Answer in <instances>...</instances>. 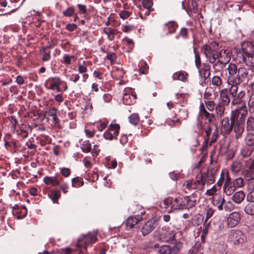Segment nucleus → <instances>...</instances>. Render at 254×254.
Listing matches in <instances>:
<instances>
[{
	"label": "nucleus",
	"mask_w": 254,
	"mask_h": 254,
	"mask_svg": "<svg viewBox=\"0 0 254 254\" xmlns=\"http://www.w3.org/2000/svg\"><path fill=\"white\" fill-rule=\"evenodd\" d=\"M232 59L237 64H245L249 67L254 66V45L251 42L244 41L241 47L234 48Z\"/></svg>",
	"instance_id": "1"
},
{
	"label": "nucleus",
	"mask_w": 254,
	"mask_h": 254,
	"mask_svg": "<svg viewBox=\"0 0 254 254\" xmlns=\"http://www.w3.org/2000/svg\"><path fill=\"white\" fill-rule=\"evenodd\" d=\"M172 210L190 209L196 205V200L192 195L178 196L170 200Z\"/></svg>",
	"instance_id": "2"
},
{
	"label": "nucleus",
	"mask_w": 254,
	"mask_h": 254,
	"mask_svg": "<svg viewBox=\"0 0 254 254\" xmlns=\"http://www.w3.org/2000/svg\"><path fill=\"white\" fill-rule=\"evenodd\" d=\"M248 115V108L246 105H243L232 110L230 118L233 121L245 123Z\"/></svg>",
	"instance_id": "3"
},
{
	"label": "nucleus",
	"mask_w": 254,
	"mask_h": 254,
	"mask_svg": "<svg viewBox=\"0 0 254 254\" xmlns=\"http://www.w3.org/2000/svg\"><path fill=\"white\" fill-rule=\"evenodd\" d=\"M238 84L232 85L229 88L230 94L232 98L231 102L232 106L239 105L243 102V98L246 96V93L244 90L238 91Z\"/></svg>",
	"instance_id": "4"
},
{
	"label": "nucleus",
	"mask_w": 254,
	"mask_h": 254,
	"mask_svg": "<svg viewBox=\"0 0 254 254\" xmlns=\"http://www.w3.org/2000/svg\"><path fill=\"white\" fill-rule=\"evenodd\" d=\"M97 240V238L95 234L91 233L82 234L78 238L76 246L78 248L84 249L86 251L90 244L95 243Z\"/></svg>",
	"instance_id": "5"
},
{
	"label": "nucleus",
	"mask_w": 254,
	"mask_h": 254,
	"mask_svg": "<svg viewBox=\"0 0 254 254\" xmlns=\"http://www.w3.org/2000/svg\"><path fill=\"white\" fill-rule=\"evenodd\" d=\"M176 232L169 227L164 226L159 230L158 238L162 242L168 243L175 240Z\"/></svg>",
	"instance_id": "6"
},
{
	"label": "nucleus",
	"mask_w": 254,
	"mask_h": 254,
	"mask_svg": "<svg viewBox=\"0 0 254 254\" xmlns=\"http://www.w3.org/2000/svg\"><path fill=\"white\" fill-rule=\"evenodd\" d=\"M228 75L227 82L229 85L237 84L239 69L235 64L230 63L227 68Z\"/></svg>",
	"instance_id": "7"
},
{
	"label": "nucleus",
	"mask_w": 254,
	"mask_h": 254,
	"mask_svg": "<svg viewBox=\"0 0 254 254\" xmlns=\"http://www.w3.org/2000/svg\"><path fill=\"white\" fill-rule=\"evenodd\" d=\"M120 129V126L119 124L111 123L108 129L104 133L103 136L106 140L117 139Z\"/></svg>",
	"instance_id": "8"
},
{
	"label": "nucleus",
	"mask_w": 254,
	"mask_h": 254,
	"mask_svg": "<svg viewBox=\"0 0 254 254\" xmlns=\"http://www.w3.org/2000/svg\"><path fill=\"white\" fill-rule=\"evenodd\" d=\"M158 219L153 217L149 219L145 224H143L141 229V232L143 236L149 235L158 225Z\"/></svg>",
	"instance_id": "9"
},
{
	"label": "nucleus",
	"mask_w": 254,
	"mask_h": 254,
	"mask_svg": "<svg viewBox=\"0 0 254 254\" xmlns=\"http://www.w3.org/2000/svg\"><path fill=\"white\" fill-rule=\"evenodd\" d=\"M229 239L235 244H239L245 242L246 237L241 231L232 230L229 233Z\"/></svg>",
	"instance_id": "10"
},
{
	"label": "nucleus",
	"mask_w": 254,
	"mask_h": 254,
	"mask_svg": "<svg viewBox=\"0 0 254 254\" xmlns=\"http://www.w3.org/2000/svg\"><path fill=\"white\" fill-rule=\"evenodd\" d=\"M217 169L215 167L208 168L207 170L202 171V174L204 177V182L207 185H211L214 183L215 176L217 174Z\"/></svg>",
	"instance_id": "11"
},
{
	"label": "nucleus",
	"mask_w": 254,
	"mask_h": 254,
	"mask_svg": "<svg viewBox=\"0 0 254 254\" xmlns=\"http://www.w3.org/2000/svg\"><path fill=\"white\" fill-rule=\"evenodd\" d=\"M234 122L231 118L224 117L221 121V131L224 134H229L232 130L234 126Z\"/></svg>",
	"instance_id": "12"
},
{
	"label": "nucleus",
	"mask_w": 254,
	"mask_h": 254,
	"mask_svg": "<svg viewBox=\"0 0 254 254\" xmlns=\"http://www.w3.org/2000/svg\"><path fill=\"white\" fill-rule=\"evenodd\" d=\"M218 44L215 41H213L209 44H205L200 49V52L203 54L205 58H207L216 50H218Z\"/></svg>",
	"instance_id": "13"
},
{
	"label": "nucleus",
	"mask_w": 254,
	"mask_h": 254,
	"mask_svg": "<svg viewBox=\"0 0 254 254\" xmlns=\"http://www.w3.org/2000/svg\"><path fill=\"white\" fill-rule=\"evenodd\" d=\"M241 220L240 214L238 212L231 213L227 219V225L233 228L239 224Z\"/></svg>",
	"instance_id": "14"
},
{
	"label": "nucleus",
	"mask_w": 254,
	"mask_h": 254,
	"mask_svg": "<svg viewBox=\"0 0 254 254\" xmlns=\"http://www.w3.org/2000/svg\"><path fill=\"white\" fill-rule=\"evenodd\" d=\"M205 184L202 171H200L195 177V180L193 182V189L198 190H202Z\"/></svg>",
	"instance_id": "15"
},
{
	"label": "nucleus",
	"mask_w": 254,
	"mask_h": 254,
	"mask_svg": "<svg viewBox=\"0 0 254 254\" xmlns=\"http://www.w3.org/2000/svg\"><path fill=\"white\" fill-rule=\"evenodd\" d=\"M234 123L233 128L235 134V138L238 139L241 138L243 136L245 131V123L237 122H234Z\"/></svg>",
	"instance_id": "16"
},
{
	"label": "nucleus",
	"mask_w": 254,
	"mask_h": 254,
	"mask_svg": "<svg viewBox=\"0 0 254 254\" xmlns=\"http://www.w3.org/2000/svg\"><path fill=\"white\" fill-rule=\"evenodd\" d=\"M230 92L229 89L223 88L220 91V102L227 106L231 102Z\"/></svg>",
	"instance_id": "17"
},
{
	"label": "nucleus",
	"mask_w": 254,
	"mask_h": 254,
	"mask_svg": "<svg viewBox=\"0 0 254 254\" xmlns=\"http://www.w3.org/2000/svg\"><path fill=\"white\" fill-rule=\"evenodd\" d=\"M236 188L233 185V182L229 177L226 178L223 186V190L227 195H230L235 190Z\"/></svg>",
	"instance_id": "18"
},
{
	"label": "nucleus",
	"mask_w": 254,
	"mask_h": 254,
	"mask_svg": "<svg viewBox=\"0 0 254 254\" xmlns=\"http://www.w3.org/2000/svg\"><path fill=\"white\" fill-rule=\"evenodd\" d=\"M61 79L59 77H55L48 78L45 83L46 87L48 89L54 90L55 86L60 85Z\"/></svg>",
	"instance_id": "19"
},
{
	"label": "nucleus",
	"mask_w": 254,
	"mask_h": 254,
	"mask_svg": "<svg viewBox=\"0 0 254 254\" xmlns=\"http://www.w3.org/2000/svg\"><path fill=\"white\" fill-rule=\"evenodd\" d=\"M210 65L205 63L202 64V67L200 69H198L199 74L204 81L207 79L210 75Z\"/></svg>",
	"instance_id": "20"
},
{
	"label": "nucleus",
	"mask_w": 254,
	"mask_h": 254,
	"mask_svg": "<svg viewBox=\"0 0 254 254\" xmlns=\"http://www.w3.org/2000/svg\"><path fill=\"white\" fill-rule=\"evenodd\" d=\"M142 220V217L137 215L129 216L126 220V225L129 228H132L135 225Z\"/></svg>",
	"instance_id": "21"
},
{
	"label": "nucleus",
	"mask_w": 254,
	"mask_h": 254,
	"mask_svg": "<svg viewBox=\"0 0 254 254\" xmlns=\"http://www.w3.org/2000/svg\"><path fill=\"white\" fill-rule=\"evenodd\" d=\"M248 75V71L246 68L244 67L239 68L237 84L239 85L243 83L247 78Z\"/></svg>",
	"instance_id": "22"
},
{
	"label": "nucleus",
	"mask_w": 254,
	"mask_h": 254,
	"mask_svg": "<svg viewBox=\"0 0 254 254\" xmlns=\"http://www.w3.org/2000/svg\"><path fill=\"white\" fill-rule=\"evenodd\" d=\"M27 214V210L25 206H22L19 209L14 210L13 212V216L19 220L24 218Z\"/></svg>",
	"instance_id": "23"
},
{
	"label": "nucleus",
	"mask_w": 254,
	"mask_h": 254,
	"mask_svg": "<svg viewBox=\"0 0 254 254\" xmlns=\"http://www.w3.org/2000/svg\"><path fill=\"white\" fill-rule=\"evenodd\" d=\"M245 196V192L240 190L234 193L232 197V199L236 203L239 204L244 200Z\"/></svg>",
	"instance_id": "24"
},
{
	"label": "nucleus",
	"mask_w": 254,
	"mask_h": 254,
	"mask_svg": "<svg viewBox=\"0 0 254 254\" xmlns=\"http://www.w3.org/2000/svg\"><path fill=\"white\" fill-rule=\"evenodd\" d=\"M43 182L46 185H52V186H58L59 185V181L56 176H46L43 179Z\"/></svg>",
	"instance_id": "25"
},
{
	"label": "nucleus",
	"mask_w": 254,
	"mask_h": 254,
	"mask_svg": "<svg viewBox=\"0 0 254 254\" xmlns=\"http://www.w3.org/2000/svg\"><path fill=\"white\" fill-rule=\"evenodd\" d=\"M219 58L220 59L225 61L227 64L229 63L231 59V53L229 50L222 49L219 52Z\"/></svg>",
	"instance_id": "26"
},
{
	"label": "nucleus",
	"mask_w": 254,
	"mask_h": 254,
	"mask_svg": "<svg viewBox=\"0 0 254 254\" xmlns=\"http://www.w3.org/2000/svg\"><path fill=\"white\" fill-rule=\"evenodd\" d=\"M188 75L187 72L180 71L174 73L172 76V78L173 80H178L185 82L187 79Z\"/></svg>",
	"instance_id": "27"
},
{
	"label": "nucleus",
	"mask_w": 254,
	"mask_h": 254,
	"mask_svg": "<svg viewBox=\"0 0 254 254\" xmlns=\"http://www.w3.org/2000/svg\"><path fill=\"white\" fill-rule=\"evenodd\" d=\"M228 64L220 58L218 59L214 63L212 64L213 68L217 71L222 70Z\"/></svg>",
	"instance_id": "28"
},
{
	"label": "nucleus",
	"mask_w": 254,
	"mask_h": 254,
	"mask_svg": "<svg viewBox=\"0 0 254 254\" xmlns=\"http://www.w3.org/2000/svg\"><path fill=\"white\" fill-rule=\"evenodd\" d=\"M226 106V105L220 102L216 105L214 110L215 111L216 116L218 118H221L223 116Z\"/></svg>",
	"instance_id": "29"
},
{
	"label": "nucleus",
	"mask_w": 254,
	"mask_h": 254,
	"mask_svg": "<svg viewBox=\"0 0 254 254\" xmlns=\"http://www.w3.org/2000/svg\"><path fill=\"white\" fill-rule=\"evenodd\" d=\"M244 140L246 145L254 146V132L247 131Z\"/></svg>",
	"instance_id": "30"
},
{
	"label": "nucleus",
	"mask_w": 254,
	"mask_h": 254,
	"mask_svg": "<svg viewBox=\"0 0 254 254\" xmlns=\"http://www.w3.org/2000/svg\"><path fill=\"white\" fill-rule=\"evenodd\" d=\"M58 109L55 108L49 109L47 112V115L49 117H52L53 121L55 125L58 124L60 120L57 117Z\"/></svg>",
	"instance_id": "31"
},
{
	"label": "nucleus",
	"mask_w": 254,
	"mask_h": 254,
	"mask_svg": "<svg viewBox=\"0 0 254 254\" xmlns=\"http://www.w3.org/2000/svg\"><path fill=\"white\" fill-rule=\"evenodd\" d=\"M247 131L254 132V115L248 116L246 121Z\"/></svg>",
	"instance_id": "32"
},
{
	"label": "nucleus",
	"mask_w": 254,
	"mask_h": 254,
	"mask_svg": "<svg viewBox=\"0 0 254 254\" xmlns=\"http://www.w3.org/2000/svg\"><path fill=\"white\" fill-rule=\"evenodd\" d=\"M165 26L167 27L168 31L165 33V34L166 35H168L169 34L174 33L175 32L176 29L178 27V24L175 21H171L166 23L165 24Z\"/></svg>",
	"instance_id": "33"
},
{
	"label": "nucleus",
	"mask_w": 254,
	"mask_h": 254,
	"mask_svg": "<svg viewBox=\"0 0 254 254\" xmlns=\"http://www.w3.org/2000/svg\"><path fill=\"white\" fill-rule=\"evenodd\" d=\"M251 147L246 145L241 148V154L243 157H248L252 155L254 150Z\"/></svg>",
	"instance_id": "34"
},
{
	"label": "nucleus",
	"mask_w": 254,
	"mask_h": 254,
	"mask_svg": "<svg viewBox=\"0 0 254 254\" xmlns=\"http://www.w3.org/2000/svg\"><path fill=\"white\" fill-rule=\"evenodd\" d=\"M117 30L110 27H106L104 29V33L108 36V39L110 41H113L115 39L114 35L117 33Z\"/></svg>",
	"instance_id": "35"
},
{
	"label": "nucleus",
	"mask_w": 254,
	"mask_h": 254,
	"mask_svg": "<svg viewBox=\"0 0 254 254\" xmlns=\"http://www.w3.org/2000/svg\"><path fill=\"white\" fill-rule=\"evenodd\" d=\"M76 60V58L74 56H69L67 54H64L63 56L62 63L65 65H69L71 64L72 61L74 62Z\"/></svg>",
	"instance_id": "36"
},
{
	"label": "nucleus",
	"mask_w": 254,
	"mask_h": 254,
	"mask_svg": "<svg viewBox=\"0 0 254 254\" xmlns=\"http://www.w3.org/2000/svg\"><path fill=\"white\" fill-rule=\"evenodd\" d=\"M171 246L162 245L159 249L156 250V254H171Z\"/></svg>",
	"instance_id": "37"
},
{
	"label": "nucleus",
	"mask_w": 254,
	"mask_h": 254,
	"mask_svg": "<svg viewBox=\"0 0 254 254\" xmlns=\"http://www.w3.org/2000/svg\"><path fill=\"white\" fill-rule=\"evenodd\" d=\"M245 212L250 215H254V202H248L244 206Z\"/></svg>",
	"instance_id": "38"
},
{
	"label": "nucleus",
	"mask_w": 254,
	"mask_h": 254,
	"mask_svg": "<svg viewBox=\"0 0 254 254\" xmlns=\"http://www.w3.org/2000/svg\"><path fill=\"white\" fill-rule=\"evenodd\" d=\"M242 168V163L239 161H235L231 165V169L232 172L238 173Z\"/></svg>",
	"instance_id": "39"
},
{
	"label": "nucleus",
	"mask_w": 254,
	"mask_h": 254,
	"mask_svg": "<svg viewBox=\"0 0 254 254\" xmlns=\"http://www.w3.org/2000/svg\"><path fill=\"white\" fill-rule=\"evenodd\" d=\"M199 0H188L189 9L194 13L197 11L198 6L197 2Z\"/></svg>",
	"instance_id": "40"
},
{
	"label": "nucleus",
	"mask_w": 254,
	"mask_h": 254,
	"mask_svg": "<svg viewBox=\"0 0 254 254\" xmlns=\"http://www.w3.org/2000/svg\"><path fill=\"white\" fill-rule=\"evenodd\" d=\"M49 196L54 203H57L58 200L61 197V192L59 190H54L51 191Z\"/></svg>",
	"instance_id": "41"
},
{
	"label": "nucleus",
	"mask_w": 254,
	"mask_h": 254,
	"mask_svg": "<svg viewBox=\"0 0 254 254\" xmlns=\"http://www.w3.org/2000/svg\"><path fill=\"white\" fill-rule=\"evenodd\" d=\"M81 149L84 153H89L91 150V144L88 140L83 141L81 145Z\"/></svg>",
	"instance_id": "42"
},
{
	"label": "nucleus",
	"mask_w": 254,
	"mask_h": 254,
	"mask_svg": "<svg viewBox=\"0 0 254 254\" xmlns=\"http://www.w3.org/2000/svg\"><path fill=\"white\" fill-rule=\"evenodd\" d=\"M129 123L134 126H137L139 122V115L137 113L131 114L128 117Z\"/></svg>",
	"instance_id": "43"
},
{
	"label": "nucleus",
	"mask_w": 254,
	"mask_h": 254,
	"mask_svg": "<svg viewBox=\"0 0 254 254\" xmlns=\"http://www.w3.org/2000/svg\"><path fill=\"white\" fill-rule=\"evenodd\" d=\"M71 183L73 187H80L84 185V181L82 179L79 177L73 178L71 180Z\"/></svg>",
	"instance_id": "44"
},
{
	"label": "nucleus",
	"mask_w": 254,
	"mask_h": 254,
	"mask_svg": "<svg viewBox=\"0 0 254 254\" xmlns=\"http://www.w3.org/2000/svg\"><path fill=\"white\" fill-rule=\"evenodd\" d=\"M244 179L247 181H250L254 179V170L251 169H248L244 172Z\"/></svg>",
	"instance_id": "45"
},
{
	"label": "nucleus",
	"mask_w": 254,
	"mask_h": 254,
	"mask_svg": "<svg viewBox=\"0 0 254 254\" xmlns=\"http://www.w3.org/2000/svg\"><path fill=\"white\" fill-rule=\"evenodd\" d=\"M219 52L218 50H216V51L206 58L210 64L214 63L215 62L219 59Z\"/></svg>",
	"instance_id": "46"
},
{
	"label": "nucleus",
	"mask_w": 254,
	"mask_h": 254,
	"mask_svg": "<svg viewBox=\"0 0 254 254\" xmlns=\"http://www.w3.org/2000/svg\"><path fill=\"white\" fill-rule=\"evenodd\" d=\"M183 247V244L181 242L177 243L173 247H171V254H178L180 250L182 249Z\"/></svg>",
	"instance_id": "47"
},
{
	"label": "nucleus",
	"mask_w": 254,
	"mask_h": 254,
	"mask_svg": "<svg viewBox=\"0 0 254 254\" xmlns=\"http://www.w3.org/2000/svg\"><path fill=\"white\" fill-rule=\"evenodd\" d=\"M193 52L194 54L195 65L197 69H199L201 66V59L198 52L196 51L195 48H193Z\"/></svg>",
	"instance_id": "48"
},
{
	"label": "nucleus",
	"mask_w": 254,
	"mask_h": 254,
	"mask_svg": "<svg viewBox=\"0 0 254 254\" xmlns=\"http://www.w3.org/2000/svg\"><path fill=\"white\" fill-rule=\"evenodd\" d=\"M211 82L213 85L219 87L222 83V80L220 76L215 75L212 77Z\"/></svg>",
	"instance_id": "49"
},
{
	"label": "nucleus",
	"mask_w": 254,
	"mask_h": 254,
	"mask_svg": "<svg viewBox=\"0 0 254 254\" xmlns=\"http://www.w3.org/2000/svg\"><path fill=\"white\" fill-rule=\"evenodd\" d=\"M132 95L128 94H125L123 96V103L126 105H130L134 103V101L132 100Z\"/></svg>",
	"instance_id": "50"
},
{
	"label": "nucleus",
	"mask_w": 254,
	"mask_h": 254,
	"mask_svg": "<svg viewBox=\"0 0 254 254\" xmlns=\"http://www.w3.org/2000/svg\"><path fill=\"white\" fill-rule=\"evenodd\" d=\"M232 182L233 185H234L236 188H241L244 186V179L241 177L236 178Z\"/></svg>",
	"instance_id": "51"
},
{
	"label": "nucleus",
	"mask_w": 254,
	"mask_h": 254,
	"mask_svg": "<svg viewBox=\"0 0 254 254\" xmlns=\"http://www.w3.org/2000/svg\"><path fill=\"white\" fill-rule=\"evenodd\" d=\"M206 119L208 120L209 123H213L215 120V115L209 113L208 111L206 112L203 115Z\"/></svg>",
	"instance_id": "52"
},
{
	"label": "nucleus",
	"mask_w": 254,
	"mask_h": 254,
	"mask_svg": "<svg viewBox=\"0 0 254 254\" xmlns=\"http://www.w3.org/2000/svg\"><path fill=\"white\" fill-rule=\"evenodd\" d=\"M206 107L210 112L213 111L216 106L215 103L213 100H206L204 101Z\"/></svg>",
	"instance_id": "53"
},
{
	"label": "nucleus",
	"mask_w": 254,
	"mask_h": 254,
	"mask_svg": "<svg viewBox=\"0 0 254 254\" xmlns=\"http://www.w3.org/2000/svg\"><path fill=\"white\" fill-rule=\"evenodd\" d=\"M235 152L233 149H228L225 154L227 160H231L233 159L235 156Z\"/></svg>",
	"instance_id": "54"
},
{
	"label": "nucleus",
	"mask_w": 254,
	"mask_h": 254,
	"mask_svg": "<svg viewBox=\"0 0 254 254\" xmlns=\"http://www.w3.org/2000/svg\"><path fill=\"white\" fill-rule=\"evenodd\" d=\"M74 9L73 6L67 7L63 12V14L64 16L71 17L74 14Z\"/></svg>",
	"instance_id": "55"
},
{
	"label": "nucleus",
	"mask_w": 254,
	"mask_h": 254,
	"mask_svg": "<svg viewBox=\"0 0 254 254\" xmlns=\"http://www.w3.org/2000/svg\"><path fill=\"white\" fill-rule=\"evenodd\" d=\"M152 0H142V5L144 9H153Z\"/></svg>",
	"instance_id": "56"
},
{
	"label": "nucleus",
	"mask_w": 254,
	"mask_h": 254,
	"mask_svg": "<svg viewBox=\"0 0 254 254\" xmlns=\"http://www.w3.org/2000/svg\"><path fill=\"white\" fill-rule=\"evenodd\" d=\"M203 129L205 133V135L204 136V138H207L210 139V136L212 132V127L208 125L206 126H204Z\"/></svg>",
	"instance_id": "57"
},
{
	"label": "nucleus",
	"mask_w": 254,
	"mask_h": 254,
	"mask_svg": "<svg viewBox=\"0 0 254 254\" xmlns=\"http://www.w3.org/2000/svg\"><path fill=\"white\" fill-rule=\"evenodd\" d=\"M205 211L206 217L205 219L208 220V219L212 216L215 210L212 207L208 206L205 208Z\"/></svg>",
	"instance_id": "58"
},
{
	"label": "nucleus",
	"mask_w": 254,
	"mask_h": 254,
	"mask_svg": "<svg viewBox=\"0 0 254 254\" xmlns=\"http://www.w3.org/2000/svg\"><path fill=\"white\" fill-rule=\"evenodd\" d=\"M61 174L65 178L68 177L71 174L70 169L66 167H63L60 169Z\"/></svg>",
	"instance_id": "59"
},
{
	"label": "nucleus",
	"mask_w": 254,
	"mask_h": 254,
	"mask_svg": "<svg viewBox=\"0 0 254 254\" xmlns=\"http://www.w3.org/2000/svg\"><path fill=\"white\" fill-rule=\"evenodd\" d=\"M154 10V9H146V11H145L144 8H140V12L139 14L141 19H143L145 18L143 17V14H144L145 15L148 16L150 12Z\"/></svg>",
	"instance_id": "60"
},
{
	"label": "nucleus",
	"mask_w": 254,
	"mask_h": 254,
	"mask_svg": "<svg viewBox=\"0 0 254 254\" xmlns=\"http://www.w3.org/2000/svg\"><path fill=\"white\" fill-rule=\"evenodd\" d=\"M117 58V55L115 53L113 52H108L107 54V59H108L111 64L115 62V60Z\"/></svg>",
	"instance_id": "61"
},
{
	"label": "nucleus",
	"mask_w": 254,
	"mask_h": 254,
	"mask_svg": "<svg viewBox=\"0 0 254 254\" xmlns=\"http://www.w3.org/2000/svg\"><path fill=\"white\" fill-rule=\"evenodd\" d=\"M11 144L13 146V149L14 152L17 151L20 147L21 144L17 140H12L11 141Z\"/></svg>",
	"instance_id": "62"
},
{
	"label": "nucleus",
	"mask_w": 254,
	"mask_h": 254,
	"mask_svg": "<svg viewBox=\"0 0 254 254\" xmlns=\"http://www.w3.org/2000/svg\"><path fill=\"white\" fill-rule=\"evenodd\" d=\"M218 137V131L217 129H216L213 132L211 138H210V140L209 142V145L211 146L212 143L215 142L217 140V139Z\"/></svg>",
	"instance_id": "63"
},
{
	"label": "nucleus",
	"mask_w": 254,
	"mask_h": 254,
	"mask_svg": "<svg viewBox=\"0 0 254 254\" xmlns=\"http://www.w3.org/2000/svg\"><path fill=\"white\" fill-rule=\"evenodd\" d=\"M246 199L248 202H254V190H251L247 195Z\"/></svg>",
	"instance_id": "64"
}]
</instances>
